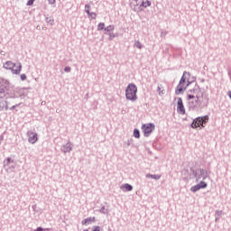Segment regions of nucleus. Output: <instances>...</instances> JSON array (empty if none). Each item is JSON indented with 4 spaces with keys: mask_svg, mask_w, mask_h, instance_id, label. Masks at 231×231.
Wrapping results in <instances>:
<instances>
[{
    "mask_svg": "<svg viewBox=\"0 0 231 231\" xmlns=\"http://www.w3.org/2000/svg\"><path fill=\"white\" fill-rule=\"evenodd\" d=\"M83 231H88V229H84Z\"/></svg>",
    "mask_w": 231,
    "mask_h": 231,
    "instance_id": "obj_48",
    "label": "nucleus"
},
{
    "mask_svg": "<svg viewBox=\"0 0 231 231\" xmlns=\"http://www.w3.org/2000/svg\"><path fill=\"white\" fill-rule=\"evenodd\" d=\"M227 97H229V98H230V100H231V90H229V91L227 92Z\"/></svg>",
    "mask_w": 231,
    "mask_h": 231,
    "instance_id": "obj_45",
    "label": "nucleus"
},
{
    "mask_svg": "<svg viewBox=\"0 0 231 231\" xmlns=\"http://www.w3.org/2000/svg\"><path fill=\"white\" fill-rule=\"evenodd\" d=\"M121 189L123 190V192H131V190H133V186L126 183L121 186Z\"/></svg>",
    "mask_w": 231,
    "mask_h": 231,
    "instance_id": "obj_13",
    "label": "nucleus"
},
{
    "mask_svg": "<svg viewBox=\"0 0 231 231\" xmlns=\"http://www.w3.org/2000/svg\"><path fill=\"white\" fill-rule=\"evenodd\" d=\"M177 112L179 115H185V106H183V99L181 97H179L177 101Z\"/></svg>",
    "mask_w": 231,
    "mask_h": 231,
    "instance_id": "obj_12",
    "label": "nucleus"
},
{
    "mask_svg": "<svg viewBox=\"0 0 231 231\" xmlns=\"http://www.w3.org/2000/svg\"><path fill=\"white\" fill-rule=\"evenodd\" d=\"M199 189L200 188H199V184H197V185L191 187V191L192 192H198V190H199Z\"/></svg>",
    "mask_w": 231,
    "mask_h": 231,
    "instance_id": "obj_26",
    "label": "nucleus"
},
{
    "mask_svg": "<svg viewBox=\"0 0 231 231\" xmlns=\"http://www.w3.org/2000/svg\"><path fill=\"white\" fill-rule=\"evenodd\" d=\"M16 107H19V105H14V106H11L10 110L14 111V109H15Z\"/></svg>",
    "mask_w": 231,
    "mask_h": 231,
    "instance_id": "obj_39",
    "label": "nucleus"
},
{
    "mask_svg": "<svg viewBox=\"0 0 231 231\" xmlns=\"http://www.w3.org/2000/svg\"><path fill=\"white\" fill-rule=\"evenodd\" d=\"M195 124H197L198 127H203V123L201 122L200 117H197L196 119H194Z\"/></svg>",
    "mask_w": 231,
    "mask_h": 231,
    "instance_id": "obj_21",
    "label": "nucleus"
},
{
    "mask_svg": "<svg viewBox=\"0 0 231 231\" xmlns=\"http://www.w3.org/2000/svg\"><path fill=\"white\" fill-rule=\"evenodd\" d=\"M73 147H75L73 143L69 141L68 143L61 146L60 151L61 152H63V154H68V152H71V151H73Z\"/></svg>",
    "mask_w": 231,
    "mask_h": 231,
    "instance_id": "obj_10",
    "label": "nucleus"
},
{
    "mask_svg": "<svg viewBox=\"0 0 231 231\" xmlns=\"http://www.w3.org/2000/svg\"><path fill=\"white\" fill-rule=\"evenodd\" d=\"M8 86H10V82L7 79L0 78V98H5L6 97V93H8Z\"/></svg>",
    "mask_w": 231,
    "mask_h": 231,
    "instance_id": "obj_7",
    "label": "nucleus"
},
{
    "mask_svg": "<svg viewBox=\"0 0 231 231\" xmlns=\"http://www.w3.org/2000/svg\"><path fill=\"white\" fill-rule=\"evenodd\" d=\"M152 175H153V174L147 173V174H146V178H151V179L152 180Z\"/></svg>",
    "mask_w": 231,
    "mask_h": 231,
    "instance_id": "obj_41",
    "label": "nucleus"
},
{
    "mask_svg": "<svg viewBox=\"0 0 231 231\" xmlns=\"http://www.w3.org/2000/svg\"><path fill=\"white\" fill-rule=\"evenodd\" d=\"M45 21L48 24H51V26H53L55 21L53 20V17L52 16H47L45 18Z\"/></svg>",
    "mask_w": 231,
    "mask_h": 231,
    "instance_id": "obj_19",
    "label": "nucleus"
},
{
    "mask_svg": "<svg viewBox=\"0 0 231 231\" xmlns=\"http://www.w3.org/2000/svg\"><path fill=\"white\" fill-rule=\"evenodd\" d=\"M6 162H7V165H8L9 163H12V158L8 157V158L6 159Z\"/></svg>",
    "mask_w": 231,
    "mask_h": 231,
    "instance_id": "obj_40",
    "label": "nucleus"
},
{
    "mask_svg": "<svg viewBox=\"0 0 231 231\" xmlns=\"http://www.w3.org/2000/svg\"><path fill=\"white\" fill-rule=\"evenodd\" d=\"M205 95V91L199 88V85L196 84L194 88L188 90V100H192L194 98H197L198 97H201Z\"/></svg>",
    "mask_w": 231,
    "mask_h": 231,
    "instance_id": "obj_5",
    "label": "nucleus"
},
{
    "mask_svg": "<svg viewBox=\"0 0 231 231\" xmlns=\"http://www.w3.org/2000/svg\"><path fill=\"white\" fill-rule=\"evenodd\" d=\"M129 145H131V141L127 142V146L129 147Z\"/></svg>",
    "mask_w": 231,
    "mask_h": 231,
    "instance_id": "obj_46",
    "label": "nucleus"
},
{
    "mask_svg": "<svg viewBox=\"0 0 231 231\" xmlns=\"http://www.w3.org/2000/svg\"><path fill=\"white\" fill-rule=\"evenodd\" d=\"M200 120L203 124H207V122H208V116H205L203 117H200Z\"/></svg>",
    "mask_w": 231,
    "mask_h": 231,
    "instance_id": "obj_27",
    "label": "nucleus"
},
{
    "mask_svg": "<svg viewBox=\"0 0 231 231\" xmlns=\"http://www.w3.org/2000/svg\"><path fill=\"white\" fill-rule=\"evenodd\" d=\"M192 174L196 181L205 180L206 178H208V171L205 169L199 168L197 170H192Z\"/></svg>",
    "mask_w": 231,
    "mask_h": 231,
    "instance_id": "obj_6",
    "label": "nucleus"
},
{
    "mask_svg": "<svg viewBox=\"0 0 231 231\" xmlns=\"http://www.w3.org/2000/svg\"><path fill=\"white\" fill-rule=\"evenodd\" d=\"M93 231H100V226H96Z\"/></svg>",
    "mask_w": 231,
    "mask_h": 231,
    "instance_id": "obj_44",
    "label": "nucleus"
},
{
    "mask_svg": "<svg viewBox=\"0 0 231 231\" xmlns=\"http://www.w3.org/2000/svg\"><path fill=\"white\" fill-rule=\"evenodd\" d=\"M160 178H162V175L153 174L152 180H160Z\"/></svg>",
    "mask_w": 231,
    "mask_h": 231,
    "instance_id": "obj_31",
    "label": "nucleus"
},
{
    "mask_svg": "<svg viewBox=\"0 0 231 231\" xmlns=\"http://www.w3.org/2000/svg\"><path fill=\"white\" fill-rule=\"evenodd\" d=\"M138 87L134 85V83H130L125 88V98L130 102H136L138 100Z\"/></svg>",
    "mask_w": 231,
    "mask_h": 231,
    "instance_id": "obj_2",
    "label": "nucleus"
},
{
    "mask_svg": "<svg viewBox=\"0 0 231 231\" xmlns=\"http://www.w3.org/2000/svg\"><path fill=\"white\" fill-rule=\"evenodd\" d=\"M223 217V210H217L215 213V222L217 223Z\"/></svg>",
    "mask_w": 231,
    "mask_h": 231,
    "instance_id": "obj_15",
    "label": "nucleus"
},
{
    "mask_svg": "<svg viewBox=\"0 0 231 231\" xmlns=\"http://www.w3.org/2000/svg\"><path fill=\"white\" fill-rule=\"evenodd\" d=\"M5 69H11L14 75H20L21 69H23V65L21 62L14 63L11 60L6 61L4 63Z\"/></svg>",
    "mask_w": 231,
    "mask_h": 231,
    "instance_id": "obj_4",
    "label": "nucleus"
},
{
    "mask_svg": "<svg viewBox=\"0 0 231 231\" xmlns=\"http://www.w3.org/2000/svg\"><path fill=\"white\" fill-rule=\"evenodd\" d=\"M28 142L29 143H35L39 140V135L35 132L29 131L27 132Z\"/></svg>",
    "mask_w": 231,
    "mask_h": 231,
    "instance_id": "obj_11",
    "label": "nucleus"
},
{
    "mask_svg": "<svg viewBox=\"0 0 231 231\" xmlns=\"http://www.w3.org/2000/svg\"><path fill=\"white\" fill-rule=\"evenodd\" d=\"M108 35H109V38H108L109 41H113V39H115V37H116V34L113 33V32H109Z\"/></svg>",
    "mask_w": 231,
    "mask_h": 231,
    "instance_id": "obj_30",
    "label": "nucleus"
},
{
    "mask_svg": "<svg viewBox=\"0 0 231 231\" xmlns=\"http://www.w3.org/2000/svg\"><path fill=\"white\" fill-rule=\"evenodd\" d=\"M97 212H100L101 214H108L109 209L107 206H102L100 209H97Z\"/></svg>",
    "mask_w": 231,
    "mask_h": 231,
    "instance_id": "obj_17",
    "label": "nucleus"
},
{
    "mask_svg": "<svg viewBox=\"0 0 231 231\" xmlns=\"http://www.w3.org/2000/svg\"><path fill=\"white\" fill-rule=\"evenodd\" d=\"M64 71H65V73H70L71 72V67H65L64 68Z\"/></svg>",
    "mask_w": 231,
    "mask_h": 231,
    "instance_id": "obj_32",
    "label": "nucleus"
},
{
    "mask_svg": "<svg viewBox=\"0 0 231 231\" xmlns=\"http://www.w3.org/2000/svg\"><path fill=\"white\" fill-rule=\"evenodd\" d=\"M208 105V97H207L205 94L202 96H199L198 97H194L193 99H191V101L189 102L190 109H193L194 111H199V109L207 107Z\"/></svg>",
    "mask_w": 231,
    "mask_h": 231,
    "instance_id": "obj_1",
    "label": "nucleus"
},
{
    "mask_svg": "<svg viewBox=\"0 0 231 231\" xmlns=\"http://www.w3.org/2000/svg\"><path fill=\"white\" fill-rule=\"evenodd\" d=\"M157 91L159 93V95L162 97V95H164L165 93L163 92V90H162V85L158 86L157 88Z\"/></svg>",
    "mask_w": 231,
    "mask_h": 231,
    "instance_id": "obj_28",
    "label": "nucleus"
},
{
    "mask_svg": "<svg viewBox=\"0 0 231 231\" xmlns=\"http://www.w3.org/2000/svg\"><path fill=\"white\" fill-rule=\"evenodd\" d=\"M152 3L149 0L142 1L141 5H140V8H147L149 6H151Z\"/></svg>",
    "mask_w": 231,
    "mask_h": 231,
    "instance_id": "obj_18",
    "label": "nucleus"
},
{
    "mask_svg": "<svg viewBox=\"0 0 231 231\" xmlns=\"http://www.w3.org/2000/svg\"><path fill=\"white\" fill-rule=\"evenodd\" d=\"M97 30H98V32H100L102 30H106V23H99L98 25H97Z\"/></svg>",
    "mask_w": 231,
    "mask_h": 231,
    "instance_id": "obj_22",
    "label": "nucleus"
},
{
    "mask_svg": "<svg viewBox=\"0 0 231 231\" xmlns=\"http://www.w3.org/2000/svg\"><path fill=\"white\" fill-rule=\"evenodd\" d=\"M95 221V217H87L84 220L81 221V225H91Z\"/></svg>",
    "mask_w": 231,
    "mask_h": 231,
    "instance_id": "obj_14",
    "label": "nucleus"
},
{
    "mask_svg": "<svg viewBox=\"0 0 231 231\" xmlns=\"http://www.w3.org/2000/svg\"><path fill=\"white\" fill-rule=\"evenodd\" d=\"M199 189H207V182L201 180L199 184Z\"/></svg>",
    "mask_w": 231,
    "mask_h": 231,
    "instance_id": "obj_24",
    "label": "nucleus"
},
{
    "mask_svg": "<svg viewBox=\"0 0 231 231\" xmlns=\"http://www.w3.org/2000/svg\"><path fill=\"white\" fill-rule=\"evenodd\" d=\"M189 77H190V73L184 71L183 75L175 89V95H180V93H183L185 89H187V80H189Z\"/></svg>",
    "mask_w": 231,
    "mask_h": 231,
    "instance_id": "obj_3",
    "label": "nucleus"
},
{
    "mask_svg": "<svg viewBox=\"0 0 231 231\" xmlns=\"http://www.w3.org/2000/svg\"><path fill=\"white\" fill-rule=\"evenodd\" d=\"M14 69H17V67H14Z\"/></svg>",
    "mask_w": 231,
    "mask_h": 231,
    "instance_id": "obj_47",
    "label": "nucleus"
},
{
    "mask_svg": "<svg viewBox=\"0 0 231 231\" xmlns=\"http://www.w3.org/2000/svg\"><path fill=\"white\" fill-rule=\"evenodd\" d=\"M34 231H48V229L46 228H42V227H37Z\"/></svg>",
    "mask_w": 231,
    "mask_h": 231,
    "instance_id": "obj_36",
    "label": "nucleus"
},
{
    "mask_svg": "<svg viewBox=\"0 0 231 231\" xmlns=\"http://www.w3.org/2000/svg\"><path fill=\"white\" fill-rule=\"evenodd\" d=\"M3 140H5V137L3 135H0V145L3 143Z\"/></svg>",
    "mask_w": 231,
    "mask_h": 231,
    "instance_id": "obj_43",
    "label": "nucleus"
},
{
    "mask_svg": "<svg viewBox=\"0 0 231 231\" xmlns=\"http://www.w3.org/2000/svg\"><path fill=\"white\" fill-rule=\"evenodd\" d=\"M90 8H91V5H85V12H86V14H88H88H91V12H89Z\"/></svg>",
    "mask_w": 231,
    "mask_h": 231,
    "instance_id": "obj_29",
    "label": "nucleus"
},
{
    "mask_svg": "<svg viewBox=\"0 0 231 231\" xmlns=\"http://www.w3.org/2000/svg\"><path fill=\"white\" fill-rule=\"evenodd\" d=\"M8 103L6 101H0V111H7Z\"/></svg>",
    "mask_w": 231,
    "mask_h": 231,
    "instance_id": "obj_16",
    "label": "nucleus"
},
{
    "mask_svg": "<svg viewBox=\"0 0 231 231\" xmlns=\"http://www.w3.org/2000/svg\"><path fill=\"white\" fill-rule=\"evenodd\" d=\"M154 124L152 123H149L147 125H143L142 129L144 133V136H149V134H151V133H152L154 131Z\"/></svg>",
    "mask_w": 231,
    "mask_h": 231,
    "instance_id": "obj_9",
    "label": "nucleus"
},
{
    "mask_svg": "<svg viewBox=\"0 0 231 231\" xmlns=\"http://www.w3.org/2000/svg\"><path fill=\"white\" fill-rule=\"evenodd\" d=\"M115 31V25H108L105 28V32H114Z\"/></svg>",
    "mask_w": 231,
    "mask_h": 231,
    "instance_id": "obj_23",
    "label": "nucleus"
},
{
    "mask_svg": "<svg viewBox=\"0 0 231 231\" xmlns=\"http://www.w3.org/2000/svg\"><path fill=\"white\" fill-rule=\"evenodd\" d=\"M143 0H131L130 2V7L134 12H142V7H140V5H142Z\"/></svg>",
    "mask_w": 231,
    "mask_h": 231,
    "instance_id": "obj_8",
    "label": "nucleus"
},
{
    "mask_svg": "<svg viewBox=\"0 0 231 231\" xmlns=\"http://www.w3.org/2000/svg\"><path fill=\"white\" fill-rule=\"evenodd\" d=\"M134 138H140V130L135 128L134 130Z\"/></svg>",
    "mask_w": 231,
    "mask_h": 231,
    "instance_id": "obj_25",
    "label": "nucleus"
},
{
    "mask_svg": "<svg viewBox=\"0 0 231 231\" xmlns=\"http://www.w3.org/2000/svg\"><path fill=\"white\" fill-rule=\"evenodd\" d=\"M190 125H191L192 129H198V125L196 124V122H194V120Z\"/></svg>",
    "mask_w": 231,
    "mask_h": 231,
    "instance_id": "obj_34",
    "label": "nucleus"
},
{
    "mask_svg": "<svg viewBox=\"0 0 231 231\" xmlns=\"http://www.w3.org/2000/svg\"><path fill=\"white\" fill-rule=\"evenodd\" d=\"M49 5H55V0H49Z\"/></svg>",
    "mask_w": 231,
    "mask_h": 231,
    "instance_id": "obj_42",
    "label": "nucleus"
},
{
    "mask_svg": "<svg viewBox=\"0 0 231 231\" xmlns=\"http://www.w3.org/2000/svg\"><path fill=\"white\" fill-rule=\"evenodd\" d=\"M88 15H90L92 17V19H97V13H90L88 14Z\"/></svg>",
    "mask_w": 231,
    "mask_h": 231,
    "instance_id": "obj_35",
    "label": "nucleus"
},
{
    "mask_svg": "<svg viewBox=\"0 0 231 231\" xmlns=\"http://www.w3.org/2000/svg\"><path fill=\"white\" fill-rule=\"evenodd\" d=\"M33 3H35V0H28L26 6H32V5H33Z\"/></svg>",
    "mask_w": 231,
    "mask_h": 231,
    "instance_id": "obj_33",
    "label": "nucleus"
},
{
    "mask_svg": "<svg viewBox=\"0 0 231 231\" xmlns=\"http://www.w3.org/2000/svg\"><path fill=\"white\" fill-rule=\"evenodd\" d=\"M189 79H190V77H188V79L186 80V88H189V86H190L191 82L189 80Z\"/></svg>",
    "mask_w": 231,
    "mask_h": 231,
    "instance_id": "obj_37",
    "label": "nucleus"
},
{
    "mask_svg": "<svg viewBox=\"0 0 231 231\" xmlns=\"http://www.w3.org/2000/svg\"><path fill=\"white\" fill-rule=\"evenodd\" d=\"M21 80H23V81L26 80V74L21 75Z\"/></svg>",
    "mask_w": 231,
    "mask_h": 231,
    "instance_id": "obj_38",
    "label": "nucleus"
},
{
    "mask_svg": "<svg viewBox=\"0 0 231 231\" xmlns=\"http://www.w3.org/2000/svg\"><path fill=\"white\" fill-rule=\"evenodd\" d=\"M134 48H137L138 50H142V48H143V45H142V42H140V41L136 40L134 42Z\"/></svg>",
    "mask_w": 231,
    "mask_h": 231,
    "instance_id": "obj_20",
    "label": "nucleus"
}]
</instances>
